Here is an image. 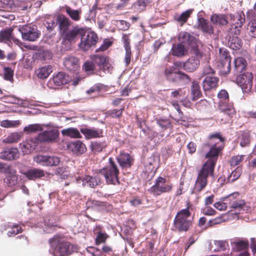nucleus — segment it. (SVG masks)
<instances>
[{"instance_id": "nucleus-33", "label": "nucleus", "mask_w": 256, "mask_h": 256, "mask_svg": "<svg viewBox=\"0 0 256 256\" xmlns=\"http://www.w3.org/2000/svg\"><path fill=\"white\" fill-rule=\"evenodd\" d=\"M178 40L180 43L187 46L194 42L195 38L188 32H182L179 34Z\"/></svg>"}, {"instance_id": "nucleus-63", "label": "nucleus", "mask_w": 256, "mask_h": 256, "mask_svg": "<svg viewBox=\"0 0 256 256\" xmlns=\"http://www.w3.org/2000/svg\"><path fill=\"white\" fill-rule=\"evenodd\" d=\"M223 222L222 217L218 216L214 219L210 220L208 222L207 226L205 228V229L208 227L212 226L214 225L218 224H221Z\"/></svg>"}, {"instance_id": "nucleus-42", "label": "nucleus", "mask_w": 256, "mask_h": 256, "mask_svg": "<svg viewBox=\"0 0 256 256\" xmlns=\"http://www.w3.org/2000/svg\"><path fill=\"white\" fill-rule=\"evenodd\" d=\"M106 146V144L104 141H96L92 142L90 147L94 153H98L102 152Z\"/></svg>"}, {"instance_id": "nucleus-58", "label": "nucleus", "mask_w": 256, "mask_h": 256, "mask_svg": "<svg viewBox=\"0 0 256 256\" xmlns=\"http://www.w3.org/2000/svg\"><path fill=\"white\" fill-rule=\"evenodd\" d=\"M157 124L164 129H167L172 126V123L168 119H158Z\"/></svg>"}, {"instance_id": "nucleus-59", "label": "nucleus", "mask_w": 256, "mask_h": 256, "mask_svg": "<svg viewBox=\"0 0 256 256\" xmlns=\"http://www.w3.org/2000/svg\"><path fill=\"white\" fill-rule=\"evenodd\" d=\"M22 232V228L21 226L18 225H13L10 230L8 231V234L9 236H12Z\"/></svg>"}, {"instance_id": "nucleus-18", "label": "nucleus", "mask_w": 256, "mask_h": 256, "mask_svg": "<svg viewBox=\"0 0 256 256\" xmlns=\"http://www.w3.org/2000/svg\"><path fill=\"white\" fill-rule=\"evenodd\" d=\"M66 148L68 150L77 156L84 154L87 150L85 144L80 140L68 142Z\"/></svg>"}, {"instance_id": "nucleus-38", "label": "nucleus", "mask_w": 256, "mask_h": 256, "mask_svg": "<svg viewBox=\"0 0 256 256\" xmlns=\"http://www.w3.org/2000/svg\"><path fill=\"white\" fill-rule=\"evenodd\" d=\"M52 67L50 66H45L39 68L36 71V74L38 78L45 79L52 72Z\"/></svg>"}, {"instance_id": "nucleus-36", "label": "nucleus", "mask_w": 256, "mask_h": 256, "mask_svg": "<svg viewBox=\"0 0 256 256\" xmlns=\"http://www.w3.org/2000/svg\"><path fill=\"white\" fill-rule=\"evenodd\" d=\"M96 65L94 61L88 60L86 61L82 66V70L88 76L93 75L95 74Z\"/></svg>"}, {"instance_id": "nucleus-13", "label": "nucleus", "mask_w": 256, "mask_h": 256, "mask_svg": "<svg viewBox=\"0 0 256 256\" xmlns=\"http://www.w3.org/2000/svg\"><path fill=\"white\" fill-rule=\"evenodd\" d=\"M12 42L18 45L21 44L20 40L14 33L12 28H7L0 32V42H4L10 46L12 44Z\"/></svg>"}, {"instance_id": "nucleus-48", "label": "nucleus", "mask_w": 256, "mask_h": 256, "mask_svg": "<svg viewBox=\"0 0 256 256\" xmlns=\"http://www.w3.org/2000/svg\"><path fill=\"white\" fill-rule=\"evenodd\" d=\"M24 130L28 133L42 131L43 130V125L38 124H30L28 126L24 127Z\"/></svg>"}, {"instance_id": "nucleus-27", "label": "nucleus", "mask_w": 256, "mask_h": 256, "mask_svg": "<svg viewBox=\"0 0 256 256\" xmlns=\"http://www.w3.org/2000/svg\"><path fill=\"white\" fill-rule=\"evenodd\" d=\"M24 174L29 180H36L44 176L45 174L42 170L36 168H32L26 170Z\"/></svg>"}, {"instance_id": "nucleus-45", "label": "nucleus", "mask_w": 256, "mask_h": 256, "mask_svg": "<svg viewBox=\"0 0 256 256\" xmlns=\"http://www.w3.org/2000/svg\"><path fill=\"white\" fill-rule=\"evenodd\" d=\"M49 155L39 154L34 158V160L38 164L44 166H48Z\"/></svg>"}, {"instance_id": "nucleus-28", "label": "nucleus", "mask_w": 256, "mask_h": 256, "mask_svg": "<svg viewBox=\"0 0 256 256\" xmlns=\"http://www.w3.org/2000/svg\"><path fill=\"white\" fill-rule=\"evenodd\" d=\"M233 248L237 252L244 250L243 253H241L240 256H249V254L246 251L248 248V242L244 240H238L232 243Z\"/></svg>"}, {"instance_id": "nucleus-61", "label": "nucleus", "mask_w": 256, "mask_h": 256, "mask_svg": "<svg viewBox=\"0 0 256 256\" xmlns=\"http://www.w3.org/2000/svg\"><path fill=\"white\" fill-rule=\"evenodd\" d=\"M19 124L18 121L4 120L2 121L0 126L4 128H12Z\"/></svg>"}, {"instance_id": "nucleus-15", "label": "nucleus", "mask_w": 256, "mask_h": 256, "mask_svg": "<svg viewBox=\"0 0 256 256\" xmlns=\"http://www.w3.org/2000/svg\"><path fill=\"white\" fill-rule=\"evenodd\" d=\"M91 60L94 61L95 65H97L100 70L106 72H110L112 67L109 62V58L104 55L94 54L91 56Z\"/></svg>"}, {"instance_id": "nucleus-16", "label": "nucleus", "mask_w": 256, "mask_h": 256, "mask_svg": "<svg viewBox=\"0 0 256 256\" xmlns=\"http://www.w3.org/2000/svg\"><path fill=\"white\" fill-rule=\"evenodd\" d=\"M234 22L230 24L228 32L230 35H238L240 33L243 24L245 22L244 16H236L234 20Z\"/></svg>"}, {"instance_id": "nucleus-4", "label": "nucleus", "mask_w": 256, "mask_h": 256, "mask_svg": "<svg viewBox=\"0 0 256 256\" xmlns=\"http://www.w3.org/2000/svg\"><path fill=\"white\" fill-rule=\"evenodd\" d=\"M192 204L188 202L186 203V208L178 212L174 220V230L178 232H186L192 227L193 224V218H188L191 216L190 210L192 209Z\"/></svg>"}, {"instance_id": "nucleus-40", "label": "nucleus", "mask_w": 256, "mask_h": 256, "mask_svg": "<svg viewBox=\"0 0 256 256\" xmlns=\"http://www.w3.org/2000/svg\"><path fill=\"white\" fill-rule=\"evenodd\" d=\"M102 227L100 226H96L94 231L97 234V236L96 238V244L99 245L100 244L104 243L106 239L108 238V236L106 232H101Z\"/></svg>"}, {"instance_id": "nucleus-39", "label": "nucleus", "mask_w": 256, "mask_h": 256, "mask_svg": "<svg viewBox=\"0 0 256 256\" xmlns=\"http://www.w3.org/2000/svg\"><path fill=\"white\" fill-rule=\"evenodd\" d=\"M247 66L246 60L242 57H238L234 60V70L238 73H241Z\"/></svg>"}, {"instance_id": "nucleus-64", "label": "nucleus", "mask_w": 256, "mask_h": 256, "mask_svg": "<svg viewBox=\"0 0 256 256\" xmlns=\"http://www.w3.org/2000/svg\"><path fill=\"white\" fill-rule=\"evenodd\" d=\"M176 74H178V76H176V80H182L185 82H190L191 80L190 77L184 72L178 70Z\"/></svg>"}, {"instance_id": "nucleus-54", "label": "nucleus", "mask_w": 256, "mask_h": 256, "mask_svg": "<svg viewBox=\"0 0 256 256\" xmlns=\"http://www.w3.org/2000/svg\"><path fill=\"white\" fill-rule=\"evenodd\" d=\"M4 182L8 186H12L17 184V177L14 175L8 176L4 179Z\"/></svg>"}, {"instance_id": "nucleus-7", "label": "nucleus", "mask_w": 256, "mask_h": 256, "mask_svg": "<svg viewBox=\"0 0 256 256\" xmlns=\"http://www.w3.org/2000/svg\"><path fill=\"white\" fill-rule=\"evenodd\" d=\"M166 178L158 176L155 180L154 185L150 188L148 192L155 196H158L164 193L170 192L172 189V184L166 183Z\"/></svg>"}, {"instance_id": "nucleus-41", "label": "nucleus", "mask_w": 256, "mask_h": 256, "mask_svg": "<svg viewBox=\"0 0 256 256\" xmlns=\"http://www.w3.org/2000/svg\"><path fill=\"white\" fill-rule=\"evenodd\" d=\"M176 68L172 66L166 68L164 70V74L168 80L172 82L176 81V76L178 72Z\"/></svg>"}, {"instance_id": "nucleus-1", "label": "nucleus", "mask_w": 256, "mask_h": 256, "mask_svg": "<svg viewBox=\"0 0 256 256\" xmlns=\"http://www.w3.org/2000/svg\"><path fill=\"white\" fill-rule=\"evenodd\" d=\"M225 138L220 132L210 134L208 141L204 145L210 147L209 151L205 154L208 160L198 171L194 184V190L198 192L202 190L208 184V176H214V170L218 156L224 146Z\"/></svg>"}, {"instance_id": "nucleus-9", "label": "nucleus", "mask_w": 256, "mask_h": 256, "mask_svg": "<svg viewBox=\"0 0 256 256\" xmlns=\"http://www.w3.org/2000/svg\"><path fill=\"white\" fill-rule=\"evenodd\" d=\"M218 108L220 112L219 117L222 123H227L236 114V110L232 102H219Z\"/></svg>"}, {"instance_id": "nucleus-3", "label": "nucleus", "mask_w": 256, "mask_h": 256, "mask_svg": "<svg viewBox=\"0 0 256 256\" xmlns=\"http://www.w3.org/2000/svg\"><path fill=\"white\" fill-rule=\"evenodd\" d=\"M54 252L59 256H67L76 251V247L67 241L60 234H56L49 240Z\"/></svg>"}, {"instance_id": "nucleus-29", "label": "nucleus", "mask_w": 256, "mask_h": 256, "mask_svg": "<svg viewBox=\"0 0 256 256\" xmlns=\"http://www.w3.org/2000/svg\"><path fill=\"white\" fill-rule=\"evenodd\" d=\"M238 142L242 147L249 146L250 142V134L248 131H242L238 134Z\"/></svg>"}, {"instance_id": "nucleus-51", "label": "nucleus", "mask_w": 256, "mask_h": 256, "mask_svg": "<svg viewBox=\"0 0 256 256\" xmlns=\"http://www.w3.org/2000/svg\"><path fill=\"white\" fill-rule=\"evenodd\" d=\"M244 155H236L232 157L230 160L231 166L234 167L240 164L244 160Z\"/></svg>"}, {"instance_id": "nucleus-47", "label": "nucleus", "mask_w": 256, "mask_h": 256, "mask_svg": "<svg viewBox=\"0 0 256 256\" xmlns=\"http://www.w3.org/2000/svg\"><path fill=\"white\" fill-rule=\"evenodd\" d=\"M192 92L193 95L192 100H196L202 96L200 86L197 82H193L192 86Z\"/></svg>"}, {"instance_id": "nucleus-31", "label": "nucleus", "mask_w": 256, "mask_h": 256, "mask_svg": "<svg viewBox=\"0 0 256 256\" xmlns=\"http://www.w3.org/2000/svg\"><path fill=\"white\" fill-rule=\"evenodd\" d=\"M64 136L70 137L72 138H82L80 132L76 128H68L61 130Z\"/></svg>"}, {"instance_id": "nucleus-55", "label": "nucleus", "mask_w": 256, "mask_h": 256, "mask_svg": "<svg viewBox=\"0 0 256 256\" xmlns=\"http://www.w3.org/2000/svg\"><path fill=\"white\" fill-rule=\"evenodd\" d=\"M245 202L244 200L238 199L233 203H232V204L229 206L232 208L231 210H232L236 209L242 208Z\"/></svg>"}, {"instance_id": "nucleus-37", "label": "nucleus", "mask_w": 256, "mask_h": 256, "mask_svg": "<svg viewBox=\"0 0 256 256\" xmlns=\"http://www.w3.org/2000/svg\"><path fill=\"white\" fill-rule=\"evenodd\" d=\"M66 14L74 22H78L80 20L82 10H74L69 6L65 7Z\"/></svg>"}, {"instance_id": "nucleus-11", "label": "nucleus", "mask_w": 256, "mask_h": 256, "mask_svg": "<svg viewBox=\"0 0 256 256\" xmlns=\"http://www.w3.org/2000/svg\"><path fill=\"white\" fill-rule=\"evenodd\" d=\"M253 74L252 72H246L237 76L236 81L244 92H248L252 86Z\"/></svg>"}, {"instance_id": "nucleus-44", "label": "nucleus", "mask_w": 256, "mask_h": 256, "mask_svg": "<svg viewBox=\"0 0 256 256\" xmlns=\"http://www.w3.org/2000/svg\"><path fill=\"white\" fill-rule=\"evenodd\" d=\"M242 173V166H238L234 170H233L231 174L228 177V182H232L238 179Z\"/></svg>"}, {"instance_id": "nucleus-43", "label": "nucleus", "mask_w": 256, "mask_h": 256, "mask_svg": "<svg viewBox=\"0 0 256 256\" xmlns=\"http://www.w3.org/2000/svg\"><path fill=\"white\" fill-rule=\"evenodd\" d=\"M106 86L104 84L98 83L92 86L86 91V93L92 96L93 94H97L102 90H105Z\"/></svg>"}, {"instance_id": "nucleus-6", "label": "nucleus", "mask_w": 256, "mask_h": 256, "mask_svg": "<svg viewBox=\"0 0 256 256\" xmlns=\"http://www.w3.org/2000/svg\"><path fill=\"white\" fill-rule=\"evenodd\" d=\"M82 33L78 34L80 36V42L79 47L84 51H86L92 46H94L98 41V37L96 33L94 32L87 31L82 28Z\"/></svg>"}, {"instance_id": "nucleus-52", "label": "nucleus", "mask_w": 256, "mask_h": 256, "mask_svg": "<svg viewBox=\"0 0 256 256\" xmlns=\"http://www.w3.org/2000/svg\"><path fill=\"white\" fill-rule=\"evenodd\" d=\"M210 102L206 99H202L200 100L196 104V106L198 109L200 110H204L210 108Z\"/></svg>"}, {"instance_id": "nucleus-24", "label": "nucleus", "mask_w": 256, "mask_h": 256, "mask_svg": "<svg viewBox=\"0 0 256 256\" xmlns=\"http://www.w3.org/2000/svg\"><path fill=\"white\" fill-rule=\"evenodd\" d=\"M117 160L122 168L131 167L134 159L128 153H120L117 157Z\"/></svg>"}, {"instance_id": "nucleus-30", "label": "nucleus", "mask_w": 256, "mask_h": 256, "mask_svg": "<svg viewBox=\"0 0 256 256\" xmlns=\"http://www.w3.org/2000/svg\"><path fill=\"white\" fill-rule=\"evenodd\" d=\"M188 46L182 44V43H178L176 44H174L172 48V54L178 56L182 57L186 55L188 52Z\"/></svg>"}, {"instance_id": "nucleus-8", "label": "nucleus", "mask_w": 256, "mask_h": 256, "mask_svg": "<svg viewBox=\"0 0 256 256\" xmlns=\"http://www.w3.org/2000/svg\"><path fill=\"white\" fill-rule=\"evenodd\" d=\"M218 67L222 74H226L230 70L231 57L228 50L225 48L219 49Z\"/></svg>"}, {"instance_id": "nucleus-2", "label": "nucleus", "mask_w": 256, "mask_h": 256, "mask_svg": "<svg viewBox=\"0 0 256 256\" xmlns=\"http://www.w3.org/2000/svg\"><path fill=\"white\" fill-rule=\"evenodd\" d=\"M59 34L62 40V42H75L78 34L82 33V28L76 25L70 28L72 22L63 14H58L56 18Z\"/></svg>"}, {"instance_id": "nucleus-35", "label": "nucleus", "mask_w": 256, "mask_h": 256, "mask_svg": "<svg viewBox=\"0 0 256 256\" xmlns=\"http://www.w3.org/2000/svg\"><path fill=\"white\" fill-rule=\"evenodd\" d=\"M228 45L234 50H238L242 48V42L241 39L237 36H230L228 42Z\"/></svg>"}, {"instance_id": "nucleus-10", "label": "nucleus", "mask_w": 256, "mask_h": 256, "mask_svg": "<svg viewBox=\"0 0 256 256\" xmlns=\"http://www.w3.org/2000/svg\"><path fill=\"white\" fill-rule=\"evenodd\" d=\"M18 32L24 40L30 42L36 40L40 35L36 25H24L18 28Z\"/></svg>"}, {"instance_id": "nucleus-19", "label": "nucleus", "mask_w": 256, "mask_h": 256, "mask_svg": "<svg viewBox=\"0 0 256 256\" xmlns=\"http://www.w3.org/2000/svg\"><path fill=\"white\" fill-rule=\"evenodd\" d=\"M198 28L204 33L212 35L214 33V29L208 20L201 17L198 19Z\"/></svg>"}, {"instance_id": "nucleus-21", "label": "nucleus", "mask_w": 256, "mask_h": 256, "mask_svg": "<svg viewBox=\"0 0 256 256\" xmlns=\"http://www.w3.org/2000/svg\"><path fill=\"white\" fill-rule=\"evenodd\" d=\"M19 157V152L16 148H6L2 152H0V158L11 160L16 159Z\"/></svg>"}, {"instance_id": "nucleus-23", "label": "nucleus", "mask_w": 256, "mask_h": 256, "mask_svg": "<svg viewBox=\"0 0 256 256\" xmlns=\"http://www.w3.org/2000/svg\"><path fill=\"white\" fill-rule=\"evenodd\" d=\"M218 78L207 76L202 82L203 88L205 92L215 89L218 86Z\"/></svg>"}, {"instance_id": "nucleus-12", "label": "nucleus", "mask_w": 256, "mask_h": 256, "mask_svg": "<svg viewBox=\"0 0 256 256\" xmlns=\"http://www.w3.org/2000/svg\"><path fill=\"white\" fill-rule=\"evenodd\" d=\"M70 78L64 72H58L49 79L47 86L51 89H56V86L64 85L68 83Z\"/></svg>"}, {"instance_id": "nucleus-14", "label": "nucleus", "mask_w": 256, "mask_h": 256, "mask_svg": "<svg viewBox=\"0 0 256 256\" xmlns=\"http://www.w3.org/2000/svg\"><path fill=\"white\" fill-rule=\"evenodd\" d=\"M76 182L78 184H82L84 186H87L92 188H95L102 183L100 178L98 176H90L89 175H84L78 176L76 178Z\"/></svg>"}, {"instance_id": "nucleus-46", "label": "nucleus", "mask_w": 256, "mask_h": 256, "mask_svg": "<svg viewBox=\"0 0 256 256\" xmlns=\"http://www.w3.org/2000/svg\"><path fill=\"white\" fill-rule=\"evenodd\" d=\"M16 244L19 248H24L29 244V240L27 236L20 235L16 237Z\"/></svg>"}, {"instance_id": "nucleus-53", "label": "nucleus", "mask_w": 256, "mask_h": 256, "mask_svg": "<svg viewBox=\"0 0 256 256\" xmlns=\"http://www.w3.org/2000/svg\"><path fill=\"white\" fill-rule=\"evenodd\" d=\"M20 138V136L18 133H13L8 136L4 140V142L7 143H12L18 142Z\"/></svg>"}, {"instance_id": "nucleus-62", "label": "nucleus", "mask_w": 256, "mask_h": 256, "mask_svg": "<svg viewBox=\"0 0 256 256\" xmlns=\"http://www.w3.org/2000/svg\"><path fill=\"white\" fill-rule=\"evenodd\" d=\"M48 166H56L59 164L60 158L55 156H49Z\"/></svg>"}, {"instance_id": "nucleus-57", "label": "nucleus", "mask_w": 256, "mask_h": 256, "mask_svg": "<svg viewBox=\"0 0 256 256\" xmlns=\"http://www.w3.org/2000/svg\"><path fill=\"white\" fill-rule=\"evenodd\" d=\"M123 109L112 110H108L107 112L108 115L112 118H119L121 117L122 114Z\"/></svg>"}, {"instance_id": "nucleus-56", "label": "nucleus", "mask_w": 256, "mask_h": 256, "mask_svg": "<svg viewBox=\"0 0 256 256\" xmlns=\"http://www.w3.org/2000/svg\"><path fill=\"white\" fill-rule=\"evenodd\" d=\"M240 196V194L238 192H234L232 194H229L226 197L224 198L223 200L228 201L230 206L232 204V203L234 202L236 200H238Z\"/></svg>"}, {"instance_id": "nucleus-5", "label": "nucleus", "mask_w": 256, "mask_h": 256, "mask_svg": "<svg viewBox=\"0 0 256 256\" xmlns=\"http://www.w3.org/2000/svg\"><path fill=\"white\" fill-rule=\"evenodd\" d=\"M99 173L104 176L107 184L116 185L120 184L119 169L112 158H108V164L100 170Z\"/></svg>"}, {"instance_id": "nucleus-34", "label": "nucleus", "mask_w": 256, "mask_h": 256, "mask_svg": "<svg viewBox=\"0 0 256 256\" xmlns=\"http://www.w3.org/2000/svg\"><path fill=\"white\" fill-rule=\"evenodd\" d=\"M210 21L213 24L226 25L228 23L227 17L225 14H213L210 16Z\"/></svg>"}, {"instance_id": "nucleus-22", "label": "nucleus", "mask_w": 256, "mask_h": 256, "mask_svg": "<svg viewBox=\"0 0 256 256\" xmlns=\"http://www.w3.org/2000/svg\"><path fill=\"white\" fill-rule=\"evenodd\" d=\"M64 65L67 70L75 72L80 68L79 60L76 57L69 56L64 58Z\"/></svg>"}, {"instance_id": "nucleus-49", "label": "nucleus", "mask_w": 256, "mask_h": 256, "mask_svg": "<svg viewBox=\"0 0 256 256\" xmlns=\"http://www.w3.org/2000/svg\"><path fill=\"white\" fill-rule=\"evenodd\" d=\"M248 30L249 34L253 38H256V18L251 20L248 25Z\"/></svg>"}, {"instance_id": "nucleus-20", "label": "nucleus", "mask_w": 256, "mask_h": 256, "mask_svg": "<svg viewBox=\"0 0 256 256\" xmlns=\"http://www.w3.org/2000/svg\"><path fill=\"white\" fill-rule=\"evenodd\" d=\"M38 144L37 138L28 139L21 144L22 150L24 154H30L35 150Z\"/></svg>"}, {"instance_id": "nucleus-32", "label": "nucleus", "mask_w": 256, "mask_h": 256, "mask_svg": "<svg viewBox=\"0 0 256 256\" xmlns=\"http://www.w3.org/2000/svg\"><path fill=\"white\" fill-rule=\"evenodd\" d=\"M194 12V9H188L182 12L180 15L175 16L174 19L180 26H182L186 23L188 19L190 17Z\"/></svg>"}, {"instance_id": "nucleus-60", "label": "nucleus", "mask_w": 256, "mask_h": 256, "mask_svg": "<svg viewBox=\"0 0 256 256\" xmlns=\"http://www.w3.org/2000/svg\"><path fill=\"white\" fill-rule=\"evenodd\" d=\"M219 102H229V96L227 91L225 90H220L218 94Z\"/></svg>"}, {"instance_id": "nucleus-25", "label": "nucleus", "mask_w": 256, "mask_h": 256, "mask_svg": "<svg viewBox=\"0 0 256 256\" xmlns=\"http://www.w3.org/2000/svg\"><path fill=\"white\" fill-rule=\"evenodd\" d=\"M200 62L198 60L190 57L185 62H184L183 68L188 72H192L199 67Z\"/></svg>"}, {"instance_id": "nucleus-17", "label": "nucleus", "mask_w": 256, "mask_h": 256, "mask_svg": "<svg viewBox=\"0 0 256 256\" xmlns=\"http://www.w3.org/2000/svg\"><path fill=\"white\" fill-rule=\"evenodd\" d=\"M59 134V132L58 130H45L40 133L36 138L38 142H52L56 140Z\"/></svg>"}, {"instance_id": "nucleus-50", "label": "nucleus", "mask_w": 256, "mask_h": 256, "mask_svg": "<svg viewBox=\"0 0 256 256\" xmlns=\"http://www.w3.org/2000/svg\"><path fill=\"white\" fill-rule=\"evenodd\" d=\"M214 245L216 248L214 249V252L224 250L228 246V242L226 240H215Z\"/></svg>"}, {"instance_id": "nucleus-26", "label": "nucleus", "mask_w": 256, "mask_h": 256, "mask_svg": "<svg viewBox=\"0 0 256 256\" xmlns=\"http://www.w3.org/2000/svg\"><path fill=\"white\" fill-rule=\"evenodd\" d=\"M80 132L87 140L100 138L102 136V131L100 129L81 128Z\"/></svg>"}]
</instances>
